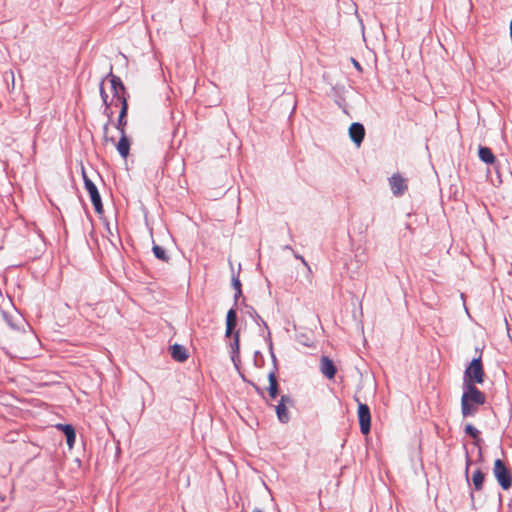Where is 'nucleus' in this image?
<instances>
[{"instance_id":"2eb2a0df","label":"nucleus","mask_w":512,"mask_h":512,"mask_svg":"<svg viewBox=\"0 0 512 512\" xmlns=\"http://www.w3.org/2000/svg\"><path fill=\"white\" fill-rule=\"evenodd\" d=\"M268 380H269V387H268L269 396L272 399H275L278 395V383H277L276 375L274 372L269 373Z\"/></svg>"},{"instance_id":"20e7f679","label":"nucleus","mask_w":512,"mask_h":512,"mask_svg":"<svg viewBox=\"0 0 512 512\" xmlns=\"http://www.w3.org/2000/svg\"><path fill=\"white\" fill-rule=\"evenodd\" d=\"M82 177H83V181L85 184V188L90 195V199L94 206L95 211L98 214H102L103 213V205H102V201H101V197L98 192V189L95 186V184L92 182V180L87 176L85 169L83 167H82Z\"/></svg>"},{"instance_id":"4be33fe9","label":"nucleus","mask_w":512,"mask_h":512,"mask_svg":"<svg viewBox=\"0 0 512 512\" xmlns=\"http://www.w3.org/2000/svg\"><path fill=\"white\" fill-rule=\"evenodd\" d=\"M468 405H469V408L471 410V415L470 416H472V415H474L477 412V407L479 405H476L474 403H469Z\"/></svg>"},{"instance_id":"393cba45","label":"nucleus","mask_w":512,"mask_h":512,"mask_svg":"<svg viewBox=\"0 0 512 512\" xmlns=\"http://www.w3.org/2000/svg\"><path fill=\"white\" fill-rule=\"evenodd\" d=\"M510 34H511V37H512V19H511V23H510Z\"/></svg>"},{"instance_id":"9d476101","label":"nucleus","mask_w":512,"mask_h":512,"mask_svg":"<svg viewBox=\"0 0 512 512\" xmlns=\"http://www.w3.org/2000/svg\"><path fill=\"white\" fill-rule=\"evenodd\" d=\"M320 370L322 374L327 377L328 379H333L336 374V367L332 360L327 357L323 356L320 360Z\"/></svg>"},{"instance_id":"aec40b11","label":"nucleus","mask_w":512,"mask_h":512,"mask_svg":"<svg viewBox=\"0 0 512 512\" xmlns=\"http://www.w3.org/2000/svg\"><path fill=\"white\" fill-rule=\"evenodd\" d=\"M233 287L236 290L235 298L237 299L241 295V283L238 278L233 279Z\"/></svg>"},{"instance_id":"9b49d317","label":"nucleus","mask_w":512,"mask_h":512,"mask_svg":"<svg viewBox=\"0 0 512 512\" xmlns=\"http://www.w3.org/2000/svg\"><path fill=\"white\" fill-rule=\"evenodd\" d=\"M121 137L119 142L116 144V149L123 159H126L130 151V141L126 135V132H120Z\"/></svg>"},{"instance_id":"dca6fc26","label":"nucleus","mask_w":512,"mask_h":512,"mask_svg":"<svg viewBox=\"0 0 512 512\" xmlns=\"http://www.w3.org/2000/svg\"><path fill=\"white\" fill-rule=\"evenodd\" d=\"M478 155H479V158L487 164H492L495 161V157H494L492 151L487 147H480Z\"/></svg>"},{"instance_id":"b1692460","label":"nucleus","mask_w":512,"mask_h":512,"mask_svg":"<svg viewBox=\"0 0 512 512\" xmlns=\"http://www.w3.org/2000/svg\"><path fill=\"white\" fill-rule=\"evenodd\" d=\"M352 62L354 64V66L356 67L357 70L361 71V66L360 64L355 60V59H352Z\"/></svg>"},{"instance_id":"7ed1b4c3","label":"nucleus","mask_w":512,"mask_h":512,"mask_svg":"<svg viewBox=\"0 0 512 512\" xmlns=\"http://www.w3.org/2000/svg\"><path fill=\"white\" fill-rule=\"evenodd\" d=\"M484 369L482 366L481 358H475L471 361L469 366L466 368L463 376V385L481 384L484 381Z\"/></svg>"},{"instance_id":"0eeeda50","label":"nucleus","mask_w":512,"mask_h":512,"mask_svg":"<svg viewBox=\"0 0 512 512\" xmlns=\"http://www.w3.org/2000/svg\"><path fill=\"white\" fill-rule=\"evenodd\" d=\"M390 188L395 196H401L407 190V180L400 174H393L389 179Z\"/></svg>"},{"instance_id":"39448f33","label":"nucleus","mask_w":512,"mask_h":512,"mask_svg":"<svg viewBox=\"0 0 512 512\" xmlns=\"http://www.w3.org/2000/svg\"><path fill=\"white\" fill-rule=\"evenodd\" d=\"M493 473H494V476L496 477L498 483L504 490H507L510 488V486H511L510 472L506 468V466L504 465V463L501 459L495 460L494 467H493Z\"/></svg>"},{"instance_id":"6ab92c4d","label":"nucleus","mask_w":512,"mask_h":512,"mask_svg":"<svg viewBox=\"0 0 512 512\" xmlns=\"http://www.w3.org/2000/svg\"><path fill=\"white\" fill-rule=\"evenodd\" d=\"M465 432L471 435L473 438H477L479 431L471 424H467L465 427Z\"/></svg>"},{"instance_id":"ddd939ff","label":"nucleus","mask_w":512,"mask_h":512,"mask_svg":"<svg viewBox=\"0 0 512 512\" xmlns=\"http://www.w3.org/2000/svg\"><path fill=\"white\" fill-rule=\"evenodd\" d=\"M237 323V315L235 309L231 308L226 316V337H230Z\"/></svg>"},{"instance_id":"f8f14e48","label":"nucleus","mask_w":512,"mask_h":512,"mask_svg":"<svg viewBox=\"0 0 512 512\" xmlns=\"http://www.w3.org/2000/svg\"><path fill=\"white\" fill-rule=\"evenodd\" d=\"M56 427L65 434L67 444L70 448H72L76 438L73 426L69 424H57Z\"/></svg>"},{"instance_id":"412c9836","label":"nucleus","mask_w":512,"mask_h":512,"mask_svg":"<svg viewBox=\"0 0 512 512\" xmlns=\"http://www.w3.org/2000/svg\"><path fill=\"white\" fill-rule=\"evenodd\" d=\"M232 348H233L234 352L239 351V333L238 332H236L234 335V342L232 344Z\"/></svg>"},{"instance_id":"f03ea898","label":"nucleus","mask_w":512,"mask_h":512,"mask_svg":"<svg viewBox=\"0 0 512 512\" xmlns=\"http://www.w3.org/2000/svg\"><path fill=\"white\" fill-rule=\"evenodd\" d=\"M486 401L484 393L472 384L463 385V394L461 397V412L464 417L471 415L469 403L483 405Z\"/></svg>"},{"instance_id":"423d86ee","label":"nucleus","mask_w":512,"mask_h":512,"mask_svg":"<svg viewBox=\"0 0 512 512\" xmlns=\"http://www.w3.org/2000/svg\"><path fill=\"white\" fill-rule=\"evenodd\" d=\"M358 419L360 424V430L363 434L367 435L370 431L371 426V415L370 409L366 404L359 403L358 405Z\"/></svg>"},{"instance_id":"a211bd4d","label":"nucleus","mask_w":512,"mask_h":512,"mask_svg":"<svg viewBox=\"0 0 512 512\" xmlns=\"http://www.w3.org/2000/svg\"><path fill=\"white\" fill-rule=\"evenodd\" d=\"M153 253H154L155 257H157L158 259H160L162 261L167 262L169 260V257L167 255L165 249L159 245L153 246Z\"/></svg>"},{"instance_id":"f257e3e1","label":"nucleus","mask_w":512,"mask_h":512,"mask_svg":"<svg viewBox=\"0 0 512 512\" xmlns=\"http://www.w3.org/2000/svg\"><path fill=\"white\" fill-rule=\"evenodd\" d=\"M107 78L109 79V82L111 84V90H112V98L109 100L108 94L104 90V81L100 84V94L101 98L103 100V103L105 105L104 113L108 118V122L104 125V141H111L114 142L113 138H109L107 135L109 123L111 121V118L113 116V111L111 107L113 105H121V111L118 117V121L116 123V128L119 132H126V126H127V111H128V103H127V97H126V89L124 84L122 83L121 79L110 73Z\"/></svg>"},{"instance_id":"1a4fd4ad","label":"nucleus","mask_w":512,"mask_h":512,"mask_svg":"<svg viewBox=\"0 0 512 512\" xmlns=\"http://www.w3.org/2000/svg\"><path fill=\"white\" fill-rule=\"evenodd\" d=\"M349 136L351 140L359 147L365 136L364 126L360 123H353L349 128Z\"/></svg>"},{"instance_id":"a878e982","label":"nucleus","mask_w":512,"mask_h":512,"mask_svg":"<svg viewBox=\"0 0 512 512\" xmlns=\"http://www.w3.org/2000/svg\"><path fill=\"white\" fill-rule=\"evenodd\" d=\"M253 512H262L260 509H255Z\"/></svg>"},{"instance_id":"f3484780","label":"nucleus","mask_w":512,"mask_h":512,"mask_svg":"<svg viewBox=\"0 0 512 512\" xmlns=\"http://www.w3.org/2000/svg\"><path fill=\"white\" fill-rule=\"evenodd\" d=\"M472 482L475 489L480 490L484 482V474L480 470H476L472 475Z\"/></svg>"},{"instance_id":"6e6552de","label":"nucleus","mask_w":512,"mask_h":512,"mask_svg":"<svg viewBox=\"0 0 512 512\" xmlns=\"http://www.w3.org/2000/svg\"><path fill=\"white\" fill-rule=\"evenodd\" d=\"M291 403L292 400L290 399V397L283 395L281 396L279 403L275 406L277 417L283 423H286L289 420V412L287 405Z\"/></svg>"},{"instance_id":"5701e85b","label":"nucleus","mask_w":512,"mask_h":512,"mask_svg":"<svg viewBox=\"0 0 512 512\" xmlns=\"http://www.w3.org/2000/svg\"><path fill=\"white\" fill-rule=\"evenodd\" d=\"M296 258L300 259V260H301V262H302V263H303V264H304L308 269H310V268H309L308 263L306 262V260H305L302 256L296 255Z\"/></svg>"},{"instance_id":"4468645a","label":"nucleus","mask_w":512,"mask_h":512,"mask_svg":"<svg viewBox=\"0 0 512 512\" xmlns=\"http://www.w3.org/2000/svg\"><path fill=\"white\" fill-rule=\"evenodd\" d=\"M171 356L178 362H184L188 358L186 348L179 344L171 346Z\"/></svg>"}]
</instances>
